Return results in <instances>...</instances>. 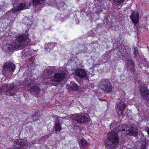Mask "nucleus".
Listing matches in <instances>:
<instances>
[{
  "instance_id": "nucleus-1",
  "label": "nucleus",
  "mask_w": 149,
  "mask_h": 149,
  "mask_svg": "<svg viewBox=\"0 0 149 149\" xmlns=\"http://www.w3.org/2000/svg\"><path fill=\"white\" fill-rule=\"evenodd\" d=\"M28 33L25 32L24 34L16 37L15 42L11 44H6L2 47L3 50L6 52H11L14 50L20 49L31 44L30 40L28 37Z\"/></svg>"
},
{
  "instance_id": "nucleus-2",
  "label": "nucleus",
  "mask_w": 149,
  "mask_h": 149,
  "mask_svg": "<svg viewBox=\"0 0 149 149\" xmlns=\"http://www.w3.org/2000/svg\"><path fill=\"white\" fill-rule=\"evenodd\" d=\"M126 134L125 129H122L117 133L115 131L109 132L107 135V139L106 143V147L107 149H114L116 145L118 143V140L122 139Z\"/></svg>"
},
{
  "instance_id": "nucleus-3",
  "label": "nucleus",
  "mask_w": 149,
  "mask_h": 149,
  "mask_svg": "<svg viewBox=\"0 0 149 149\" xmlns=\"http://www.w3.org/2000/svg\"><path fill=\"white\" fill-rule=\"evenodd\" d=\"M99 86L102 91L108 93L111 92L112 91V84L108 79H101L99 82Z\"/></svg>"
},
{
  "instance_id": "nucleus-4",
  "label": "nucleus",
  "mask_w": 149,
  "mask_h": 149,
  "mask_svg": "<svg viewBox=\"0 0 149 149\" xmlns=\"http://www.w3.org/2000/svg\"><path fill=\"white\" fill-rule=\"evenodd\" d=\"M17 88V86L13 84L8 85L4 84L0 87V93L6 92L7 93H9L10 95H14L16 94Z\"/></svg>"
},
{
  "instance_id": "nucleus-5",
  "label": "nucleus",
  "mask_w": 149,
  "mask_h": 149,
  "mask_svg": "<svg viewBox=\"0 0 149 149\" xmlns=\"http://www.w3.org/2000/svg\"><path fill=\"white\" fill-rule=\"evenodd\" d=\"M65 73L64 72L56 73L53 76L50 77V79L52 84L55 86H58L61 81L64 78Z\"/></svg>"
},
{
  "instance_id": "nucleus-6",
  "label": "nucleus",
  "mask_w": 149,
  "mask_h": 149,
  "mask_svg": "<svg viewBox=\"0 0 149 149\" xmlns=\"http://www.w3.org/2000/svg\"><path fill=\"white\" fill-rule=\"evenodd\" d=\"M90 118L87 116L76 115L74 116L72 122L73 123L75 121L77 122V123L87 124L90 122Z\"/></svg>"
},
{
  "instance_id": "nucleus-7",
  "label": "nucleus",
  "mask_w": 149,
  "mask_h": 149,
  "mask_svg": "<svg viewBox=\"0 0 149 149\" xmlns=\"http://www.w3.org/2000/svg\"><path fill=\"white\" fill-rule=\"evenodd\" d=\"M140 93L143 98L149 103V91L145 86L140 87Z\"/></svg>"
},
{
  "instance_id": "nucleus-8",
  "label": "nucleus",
  "mask_w": 149,
  "mask_h": 149,
  "mask_svg": "<svg viewBox=\"0 0 149 149\" xmlns=\"http://www.w3.org/2000/svg\"><path fill=\"white\" fill-rule=\"evenodd\" d=\"M126 132L127 134L135 137H137L138 134L137 129L130 126L126 127Z\"/></svg>"
},
{
  "instance_id": "nucleus-9",
  "label": "nucleus",
  "mask_w": 149,
  "mask_h": 149,
  "mask_svg": "<svg viewBox=\"0 0 149 149\" xmlns=\"http://www.w3.org/2000/svg\"><path fill=\"white\" fill-rule=\"evenodd\" d=\"M15 64L12 62H6L4 65L3 72H13L15 70Z\"/></svg>"
},
{
  "instance_id": "nucleus-10",
  "label": "nucleus",
  "mask_w": 149,
  "mask_h": 149,
  "mask_svg": "<svg viewBox=\"0 0 149 149\" xmlns=\"http://www.w3.org/2000/svg\"><path fill=\"white\" fill-rule=\"evenodd\" d=\"M76 75L84 79H88V77L86 72L84 69H78L75 71Z\"/></svg>"
},
{
  "instance_id": "nucleus-11",
  "label": "nucleus",
  "mask_w": 149,
  "mask_h": 149,
  "mask_svg": "<svg viewBox=\"0 0 149 149\" xmlns=\"http://www.w3.org/2000/svg\"><path fill=\"white\" fill-rule=\"evenodd\" d=\"M139 13L137 11H134L131 14L130 17L132 22L136 24L139 21Z\"/></svg>"
},
{
  "instance_id": "nucleus-12",
  "label": "nucleus",
  "mask_w": 149,
  "mask_h": 149,
  "mask_svg": "<svg viewBox=\"0 0 149 149\" xmlns=\"http://www.w3.org/2000/svg\"><path fill=\"white\" fill-rule=\"evenodd\" d=\"M64 118H65V117H60L59 118H57V120L55 123V125L54 126V129L56 133L58 132H59L61 130V127L60 124L61 122L60 120H61V119Z\"/></svg>"
},
{
  "instance_id": "nucleus-13",
  "label": "nucleus",
  "mask_w": 149,
  "mask_h": 149,
  "mask_svg": "<svg viewBox=\"0 0 149 149\" xmlns=\"http://www.w3.org/2000/svg\"><path fill=\"white\" fill-rule=\"evenodd\" d=\"M25 6L26 4L24 3H20L18 6L12 9V11L13 13H16L18 11L26 9Z\"/></svg>"
},
{
  "instance_id": "nucleus-14",
  "label": "nucleus",
  "mask_w": 149,
  "mask_h": 149,
  "mask_svg": "<svg viewBox=\"0 0 149 149\" xmlns=\"http://www.w3.org/2000/svg\"><path fill=\"white\" fill-rule=\"evenodd\" d=\"M125 63L126 64L128 70H130L132 72H134V68L132 61L130 60H127L125 61Z\"/></svg>"
},
{
  "instance_id": "nucleus-15",
  "label": "nucleus",
  "mask_w": 149,
  "mask_h": 149,
  "mask_svg": "<svg viewBox=\"0 0 149 149\" xmlns=\"http://www.w3.org/2000/svg\"><path fill=\"white\" fill-rule=\"evenodd\" d=\"M14 144L17 145H19L22 148H24L27 145V142L23 139H19L17 140L14 142Z\"/></svg>"
},
{
  "instance_id": "nucleus-16",
  "label": "nucleus",
  "mask_w": 149,
  "mask_h": 149,
  "mask_svg": "<svg viewBox=\"0 0 149 149\" xmlns=\"http://www.w3.org/2000/svg\"><path fill=\"white\" fill-rule=\"evenodd\" d=\"M126 106L125 104L123 102L121 101L117 104L116 107L119 110L122 111L123 113Z\"/></svg>"
},
{
  "instance_id": "nucleus-17",
  "label": "nucleus",
  "mask_w": 149,
  "mask_h": 149,
  "mask_svg": "<svg viewBox=\"0 0 149 149\" xmlns=\"http://www.w3.org/2000/svg\"><path fill=\"white\" fill-rule=\"evenodd\" d=\"M79 144L81 148H84L88 145V143L85 139H83L80 140Z\"/></svg>"
},
{
  "instance_id": "nucleus-18",
  "label": "nucleus",
  "mask_w": 149,
  "mask_h": 149,
  "mask_svg": "<svg viewBox=\"0 0 149 149\" xmlns=\"http://www.w3.org/2000/svg\"><path fill=\"white\" fill-rule=\"evenodd\" d=\"M70 88L71 90L73 91H77L79 88L78 85L73 81H71Z\"/></svg>"
},
{
  "instance_id": "nucleus-19",
  "label": "nucleus",
  "mask_w": 149,
  "mask_h": 149,
  "mask_svg": "<svg viewBox=\"0 0 149 149\" xmlns=\"http://www.w3.org/2000/svg\"><path fill=\"white\" fill-rule=\"evenodd\" d=\"M40 90L39 88L36 86H32L30 89V91L31 92H34L37 94L39 93Z\"/></svg>"
},
{
  "instance_id": "nucleus-20",
  "label": "nucleus",
  "mask_w": 149,
  "mask_h": 149,
  "mask_svg": "<svg viewBox=\"0 0 149 149\" xmlns=\"http://www.w3.org/2000/svg\"><path fill=\"white\" fill-rule=\"evenodd\" d=\"M55 42H50L46 44L45 45V47L46 49H49L52 50L55 46Z\"/></svg>"
},
{
  "instance_id": "nucleus-21",
  "label": "nucleus",
  "mask_w": 149,
  "mask_h": 149,
  "mask_svg": "<svg viewBox=\"0 0 149 149\" xmlns=\"http://www.w3.org/2000/svg\"><path fill=\"white\" fill-rule=\"evenodd\" d=\"M40 113L39 111H36L33 116V118L34 120H38L40 117Z\"/></svg>"
},
{
  "instance_id": "nucleus-22",
  "label": "nucleus",
  "mask_w": 149,
  "mask_h": 149,
  "mask_svg": "<svg viewBox=\"0 0 149 149\" xmlns=\"http://www.w3.org/2000/svg\"><path fill=\"white\" fill-rule=\"evenodd\" d=\"M29 49L28 48H26V49H24L21 52L22 56V58H24L28 54Z\"/></svg>"
},
{
  "instance_id": "nucleus-23",
  "label": "nucleus",
  "mask_w": 149,
  "mask_h": 149,
  "mask_svg": "<svg viewBox=\"0 0 149 149\" xmlns=\"http://www.w3.org/2000/svg\"><path fill=\"white\" fill-rule=\"evenodd\" d=\"M34 6H36L39 4H41L44 0H32Z\"/></svg>"
},
{
  "instance_id": "nucleus-24",
  "label": "nucleus",
  "mask_w": 149,
  "mask_h": 149,
  "mask_svg": "<svg viewBox=\"0 0 149 149\" xmlns=\"http://www.w3.org/2000/svg\"><path fill=\"white\" fill-rule=\"evenodd\" d=\"M125 0H113V2L115 4L120 5L123 3Z\"/></svg>"
},
{
  "instance_id": "nucleus-25",
  "label": "nucleus",
  "mask_w": 149,
  "mask_h": 149,
  "mask_svg": "<svg viewBox=\"0 0 149 149\" xmlns=\"http://www.w3.org/2000/svg\"><path fill=\"white\" fill-rule=\"evenodd\" d=\"M134 56H135L136 58H138V57L139 56V53L138 49L137 48H134Z\"/></svg>"
},
{
  "instance_id": "nucleus-26",
  "label": "nucleus",
  "mask_w": 149,
  "mask_h": 149,
  "mask_svg": "<svg viewBox=\"0 0 149 149\" xmlns=\"http://www.w3.org/2000/svg\"><path fill=\"white\" fill-rule=\"evenodd\" d=\"M22 23L25 24H26L28 25L30 20L28 17H25L22 20Z\"/></svg>"
},
{
  "instance_id": "nucleus-27",
  "label": "nucleus",
  "mask_w": 149,
  "mask_h": 149,
  "mask_svg": "<svg viewBox=\"0 0 149 149\" xmlns=\"http://www.w3.org/2000/svg\"><path fill=\"white\" fill-rule=\"evenodd\" d=\"M146 141H144V142L142 143L140 149H146Z\"/></svg>"
},
{
  "instance_id": "nucleus-28",
  "label": "nucleus",
  "mask_w": 149,
  "mask_h": 149,
  "mask_svg": "<svg viewBox=\"0 0 149 149\" xmlns=\"http://www.w3.org/2000/svg\"><path fill=\"white\" fill-rule=\"evenodd\" d=\"M26 81L28 82V84L30 86L31 84H32V80H31V79H28V78H26Z\"/></svg>"
},
{
  "instance_id": "nucleus-29",
  "label": "nucleus",
  "mask_w": 149,
  "mask_h": 149,
  "mask_svg": "<svg viewBox=\"0 0 149 149\" xmlns=\"http://www.w3.org/2000/svg\"><path fill=\"white\" fill-rule=\"evenodd\" d=\"M46 72L48 74H51L53 72V70L51 69H49L47 70Z\"/></svg>"
},
{
  "instance_id": "nucleus-30",
  "label": "nucleus",
  "mask_w": 149,
  "mask_h": 149,
  "mask_svg": "<svg viewBox=\"0 0 149 149\" xmlns=\"http://www.w3.org/2000/svg\"><path fill=\"white\" fill-rule=\"evenodd\" d=\"M64 6V4L62 2H59L57 4V6L59 8L63 7Z\"/></svg>"
},
{
  "instance_id": "nucleus-31",
  "label": "nucleus",
  "mask_w": 149,
  "mask_h": 149,
  "mask_svg": "<svg viewBox=\"0 0 149 149\" xmlns=\"http://www.w3.org/2000/svg\"><path fill=\"white\" fill-rule=\"evenodd\" d=\"M117 25L115 26H113L112 27V29L113 30L116 31V28L117 27Z\"/></svg>"
},
{
  "instance_id": "nucleus-32",
  "label": "nucleus",
  "mask_w": 149,
  "mask_h": 149,
  "mask_svg": "<svg viewBox=\"0 0 149 149\" xmlns=\"http://www.w3.org/2000/svg\"><path fill=\"white\" fill-rule=\"evenodd\" d=\"M6 5L5 3H3V6H1V8H2L3 7H4V6H5V5Z\"/></svg>"
},
{
  "instance_id": "nucleus-33",
  "label": "nucleus",
  "mask_w": 149,
  "mask_h": 149,
  "mask_svg": "<svg viewBox=\"0 0 149 149\" xmlns=\"http://www.w3.org/2000/svg\"><path fill=\"white\" fill-rule=\"evenodd\" d=\"M147 132L148 133V135H149V128L147 130Z\"/></svg>"
},
{
  "instance_id": "nucleus-34",
  "label": "nucleus",
  "mask_w": 149,
  "mask_h": 149,
  "mask_svg": "<svg viewBox=\"0 0 149 149\" xmlns=\"http://www.w3.org/2000/svg\"><path fill=\"white\" fill-rule=\"evenodd\" d=\"M13 149H20L18 147H16Z\"/></svg>"
}]
</instances>
